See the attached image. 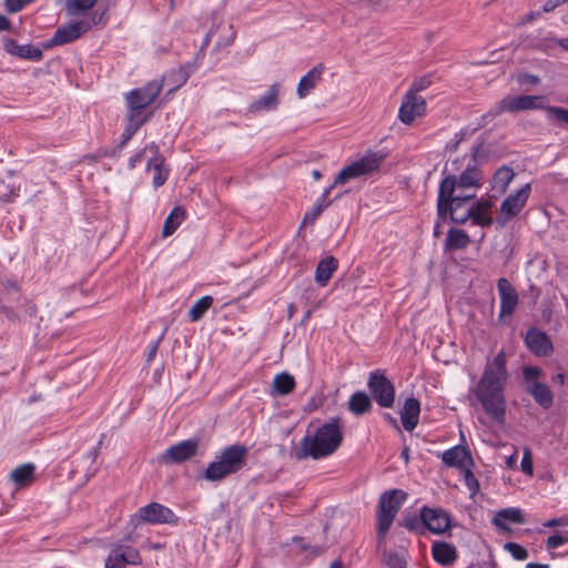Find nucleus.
Instances as JSON below:
<instances>
[{"mask_svg":"<svg viewBox=\"0 0 568 568\" xmlns=\"http://www.w3.org/2000/svg\"><path fill=\"white\" fill-rule=\"evenodd\" d=\"M324 67L322 63L312 68L298 82L296 93L298 98L307 97L322 79Z\"/></svg>","mask_w":568,"mask_h":568,"instance_id":"a878e982","label":"nucleus"},{"mask_svg":"<svg viewBox=\"0 0 568 568\" xmlns=\"http://www.w3.org/2000/svg\"><path fill=\"white\" fill-rule=\"evenodd\" d=\"M234 39H235V31L233 30V27L230 26L229 34L224 39L219 40L216 42V47L224 48V47L231 45L233 43Z\"/></svg>","mask_w":568,"mask_h":568,"instance_id":"13d9d810","label":"nucleus"},{"mask_svg":"<svg viewBox=\"0 0 568 568\" xmlns=\"http://www.w3.org/2000/svg\"><path fill=\"white\" fill-rule=\"evenodd\" d=\"M526 568H549L548 564L528 562Z\"/></svg>","mask_w":568,"mask_h":568,"instance_id":"774afa93","label":"nucleus"},{"mask_svg":"<svg viewBox=\"0 0 568 568\" xmlns=\"http://www.w3.org/2000/svg\"><path fill=\"white\" fill-rule=\"evenodd\" d=\"M432 554L434 560L443 566H450L457 558L456 548L445 541L434 542Z\"/></svg>","mask_w":568,"mask_h":568,"instance_id":"c85d7f7f","label":"nucleus"},{"mask_svg":"<svg viewBox=\"0 0 568 568\" xmlns=\"http://www.w3.org/2000/svg\"><path fill=\"white\" fill-rule=\"evenodd\" d=\"M481 171L476 166H467L466 170L457 179V190L467 192L471 187H480L483 185Z\"/></svg>","mask_w":568,"mask_h":568,"instance_id":"cd10ccee","label":"nucleus"},{"mask_svg":"<svg viewBox=\"0 0 568 568\" xmlns=\"http://www.w3.org/2000/svg\"><path fill=\"white\" fill-rule=\"evenodd\" d=\"M466 133L464 131H459L458 133L455 134V138L454 140L447 144V149H449L450 151H454L457 149L458 144L464 140Z\"/></svg>","mask_w":568,"mask_h":568,"instance_id":"bf43d9fd","label":"nucleus"},{"mask_svg":"<svg viewBox=\"0 0 568 568\" xmlns=\"http://www.w3.org/2000/svg\"><path fill=\"white\" fill-rule=\"evenodd\" d=\"M128 103V124L122 133L121 142L118 148L122 149L130 139L138 132L142 125V91L134 89L126 94Z\"/></svg>","mask_w":568,"mask_h":568,"instance_id":"1a4fd4ad","label":"nucleus"},{"mask_svg":"<svg viewBox=\"0 0 568 568\" xmlns=\"http://www.w3.org/2000/svg\"><path fill=\"white\" fill-rule=\"evenodd\" d=\"M406 498L407 494L400 489H392L381 496L377 513V534L379 539H382L390 528Z\"/></svg>","mask_w":568,"mask_h":568,"instance_id":"0eeeda50","label":"nucleus"},{"mask_svg":"<svg viewBox=\"0 0 568 568\" xmlns=\"http://www.w3.org/2000/svg\"><path fill=\"white\" fill-rule=\"evenodd\" d=\"M280 84H272L268 90L250 105L251 112L271 111L278 105Z\"/></svg>","mask_w":568,"mask_h":568,"instance_id":"b1692460","label":"nucleus"},{"mask_svg":"<svg viewBox=\"0 0 568 568\" xmlns=\"http://www.w3.org/2000/svg\"><path fill=\"white\" fill-rule=\"evenodd\" d=\"M185 216V210L182 206H175L164 221L162 230L163 236L172 235L184 221Z\"/></svg>","mask_w":568,"mask_h":568,"instance_id":"c9c22d12","label":"nucleus"},{"mask_svg":"<svg viewBox=\"0 0 568 568\" xmlns=\"http://www.w3.org/2000/svg\"><path fill=\"white\" fill-rule=\"evenodd\" d=\"M521 471L528 476H531L534 474V464H532V457L530 449L525 448L521 463H520Z\"/></svg>","mask_w":568,"mask_h":568,"instance_id":"49530a36","label":"nucleus"},{"mask_svg":"<svg viewBox=\"0 0 568 568\" xmlns=\"http://www.w3.org/2000/svg\"><path fill=\"white\" fill-rule=\"evenodd\" d=\"M189 71L184 70V68H182L181 70H179L178 72H172V74L170 77H176V84L174 87H171L169 90H168V93H166V97L165 98H162L160 99L159 101H156V98L159 97L161 90H162V87H163V82L168 79V78H163L162 80H153V81H150L145 87H144V122L148 120V116L152 114V112H149L146 113V110H148V106L152 103H155L156 102V105H155V109L156 108H160L170 98V95L179 88L181 87L183 83L186 82L187 78H189Z\"/></svg>","mask_w":568,"mask_h":568,"instance_id":"6e6552de","label":"nucleus"},{"mask_svg":"<svg viewBox=\"0 0 568 568\" xmlns=\"http://www.w3.org/2000/svg\"><path fill=\"white\" fill-rule=\"evenodd\" d=\"M294 377L291 374L283 372L274 376L272 382V394L285 396L290 394L294 389Z\"/></svg>","mask_w":568,"mask_h":568,"instance_id":"72a5a7b5","label":"nucleus"},{"mask_svg":"<svg viewBox=\"0 0 568 568\" xmlns=\"http://www.w3.org/2000/svg\"><path fill=\"white\" fill-rule=\"evenodd\" d=\"M524 377L527 382L534 383L537 382L538 377L541 374V371L536 366H527L523 371Z\"/></svg>","mask_w":568,"mask_h":568,"instance_id":"864d4df0","label":"nucleus"},{"mask_svg":"<svg viewBox=\"0 0 568 568\" xmlns=\"http://www.w3.org/2000/svg\"><path fill=\"white\" fill-rule=\"evenodd\" d=\"M505 550H507L514 559L516 560H525L528 558V551L521 545L508 541L504 545Z\"/></svg>","mask_w":568,"mask_h":568,"instance_id":"ea45409f","label":"nucleus"},{"mask_svg":"<svg viewBox=\"0 0 568 568\" xmlns=\"http://www.w3.org/2000/svg\"><path fill=\"white\" fill-rule=\"evenodd\" d=\"M514 178V170L507 165H503L494 174L491 181L493 190L497 191L500 194L506 192L508 185L510 184Z\"/></svg>","mask_w":568,"mask_h":568,"instance_id":"f704fd0d","label":"nucleus"},{"mask_svg":"<svg viewBox=\"0 0 568 568\" xmlns=\"http://www.w3.org/2000/svg\"><path fill=\"white\" fill-rule=\"evenodd\" d=\"M104 436H105L104 434H101L100 439H99V442H98L97 446H95V447H93V448H92V449L87 454V456L84 457V459L90 460L92 464L97 460L98 455H99L100 447H101V445H102V443H103V439H104Z\"/></svg>","mask_w":568,"mask_h":568,"instance_id":"6e6d98bb","label":"nucleus"},{"mask_svg":"<svg viewBox=\"0 0 568 568\" xmlns=\"http://www.w3.org/2000/svg\"><path fill=\"white\" fill-rule=\"evenodd\" d=\"M500 103L499 101L494 104L485 114H483L477 123V128H483L486 124H488L490 121H493L496 116L504 113L503 110L499 109Z\"/></svg>","mask_w":568,"mask_h":568,"instance_id":"a19ab883","label":"nucleus"},{"mask_svg":"<svg viewBox=\"0 0 568 568\" xmlns=\"http://www.w3.org/2000/svg\"><path fill=\"white\" fill-rule=\"evenodd\" d=\"M493 204L489 200H476L473 202V214L469 217L471 223L475 225H479L481 227H487L491 225L493 217L490 215V210Z\"/></svg>","mask_w":568,"mask_h":568,"instance_id":"393cba45","label":"nucleus"},{"mask_svg":"<svg viewBox=\"0 0 568 568\" xmlns=\"http://www.w3.org/2000/svg\"><path fill=\"white\" fill-rule=\"evenodd\" d=\"M517 462V453H514L513 455L506 457V466L508 468H514Z\"/></svg>","mask_w":568,"mask_h":568,"instance_id":"338daca9","label":"nucleus"},{"mask_svg":"<svg viewBox=\"0 0 568 568\" xmlns=\"http://www.w3.org/2000/svg\"><path fill=\"white\" fill-rule=\"evenodd\" d=\"M470 243L468 234L459 229H450L445 240L446 250H462Z\"/></svg>","mask_w":568,"mask_h":568,"instance_id":"e433bc0d","label":"nucleus"},{"mask_svg":"<svg viewBox=\"0 0 568 568\" xmlns=\"http://www.w3.org/2000/svg\"><path fill=\"white\" fill-rule=\"evenodd\" d=\"M11 27L10 21L7 17L0 14V31L9 30Z\"/></svg>","mask_w":568,"mask_h":568,"instance_id":"69168bd1","label":"nucleus"},{"mask_svg":"<svg viewBox=\"0 0 568 568\" xmlns=\"http://www.w3.org/2000/svg\"><path fill=\"white\" fill-rule=\"evenodd\" d=\"M500 103L499 101L494 104L485 114H483L477 123V128H483L486 124H488L490 121H493L496 116L504 113L503 110L499 109Z\"/></svg>","mask_w":568,"mask_h":568,"instance_id":"79ce46f5","label":"nucleus"},{"mask_svg":"<svg viewBox=\"0 0 568 568\" xmlns=\"http://www.w3.org/2000/svg\"><path fill=\"white\" fill-rule=\"evenodd\" d=\"M426 113V100L413 92H406L398 110V119L406 125Z\"/></svg>","mask_w":568,"mask_h":568,"instance_id":"ddd939ff","label":"nucleus"},{"mask_svg":"<svg viewBox=\"0 0 568 568\" xmlns=\"http://www.w3.org/2000/svg\"><path fill=\"white\" fill-rule=\"evenodd\" d=\"M442 460L448 467L466 469L473 463L469 450L462 446L456 445L442 454Z\"/></svg>","mask_w":568,"mask_h":568,"instance_id":"412c9836","label":"nucleus"},{"mask_svg":"<svg viewBox=\"0 0 568 568\" xmlns=\"http://www.w3.org/2000/svg\"><path fill=\"white\" fill-rule=\"evenodd\" d=\"M464 480L465 485L467 486L468 490L470 491V495L474 496L479 490V483L473 471L467 467L464 469Z\"/></svg>","mask_w":568,"mask_h":568,"instance_id":"c03bdc74","label":"nucleus"},{"mask_svg":"<svg viewBox=\"0 0 568 568\" xmlns=\"http://www.w3.org/2000/svg\"><path fill=\"white\" fill-rule=\"evenodd\" d=\"M539 12H535V11H531L529 12L528 14H526L521 20H520V24H525V23H530L532 22L537 17H539Z\"/></svg>","mask_w":568,"mask_h":568,"instance_id":"680f3d73","label":"nucleus"},{"mask_svg":"<svg viewBox=\"0 0 568 568\" xmlns=\"http://www.w3.org/2000/svg\"><path fill=\"white\" fill-rule=\"evenodd\" d=\"M517 82L519 84H531L536 85L540 82V79L538 75L530 74V73H520L517 77Z\"/></svg>","mask_w":568,"mask_h":568,"instance_id":"5fc2aeb1","label":"nucleus"},{"mask_svg":"<svg viewBox=\"0 0 568 568\" xmlns=\"http://www.w3.org/2000/svg\"><path fill=\"white\" fill-rule=\"evenodd\" d=\"M500 298L499 316H511L518 305V293L513 284L505 277L497 281Z\"/></svg>","mask_w":568,"mask_h":568,"instance_id":"f3484780","label":"nucleus"},{"mask_svg":"<svg viewBox=\"0 0 568 568\" xmlns=\"http://www.w3.org/2000/svg\"><path fill=\"white\" fill-rule=\"evenodd\" d=\"M561 2L562 0H547L542 6V11L550 12L555 10Z\"/></svg>","mask_w":568,"mask_h":568,"instance_id":"052dcab7","label":"nucleus"},{"mask_svg":"<svg viewBox=\"0 0 568 568\" xmlns=\"http://www.w3.org/2000/svg\"><path fill=\"white\" fill-rule=\"evenodd\" d=\"M367 387L381 407L389 408L394 405L395 388L385 375L379 374L378 372L371 373Z\"/></svg>","mask_w":568,"mask_h":568,"instance_id":"9b49d317","label":"nucleus"},{"mask_svg":"<svg viewBox=\"0 0 568 568\" xmlns=\"http://www.w3.org/2000/svg\"><path fill=\"white\" fill-rule=\"evenodd\" d=\"M343 424L341 418L333 417L317 428L313 436L302 439V449L306 456L321 459L332 455L343 440Z\"/></svg>","mask_w":568,"mask_h":568,"instance_id":"7ed1b4c3","label":"nucleus"},{"mask_svg":"<svg viewBox=\"0 0 568 568\" xmlns=\"http://www.w3.org/2000/svg\"><path fill=\"white\" fill-rule=\"evenodd\" d=\"M544 100L541 95H506L499 101V109L508 113L538 110L545 108Z\"/></svg>","mask_w":568,"mask_h":568,"instance_id":"4468645a","label":"nucleus"},{"mask_svg":"<svg viewBox=\"0 0 568 568\" xmlns=\"http://www.w3.org/2000/svg\"><path fill=\"white\" fill-rule=\"evenodd\" d=\"M140 562V552L129 545L114 546L106 560L104 568H124L126 565H136Z\"/></svg>","mask_w":568,"mask_h":568,"instance_id":"dca6fc26","label":"nucleus"},{"mask_svg":"<svg viewBox=\"0 0 568 568\" xmlns=\"http://www.w3.org/2000/svg\"><path fill=\"white\" fill-rule=\"evenodd\" d=\"M420 517L425 528L434 534H442L449 527V517L440 508L424 506L420 509Z\"/></svg>","mask_w":568,"mask_h":568,"instance_id":"a211bd4d","label":"nucleus"},{"mask_svg":"<svg viewBox=\"0 0 568 568\" xmlns=\"http://www.w3.org/2000/svg\"><path fill=\"white\" fill-rule=\"evenodd\" d=\"M420 414V403L415 397H408L400 410V420L403 427L407 432H412L416 428Z\"/></svg>","mask_w":568,"mask_h":568,"instance_id":"5701e85b","label":"nucleus"},{"mask_svg":"<svg viewBox=\"0 0 568 568\" xmlns=\"http://www.w3.org/2000/svg\"><path fill=\"white\" fill-rule=\"evenodd\" d=\"M557 526H568V516H561L558 518H552L544 523V527L552 528Z\"/></svg>","mask_w":568,"mask_h":568,"instance_id":"4d7b16f0","label":"nucleus"},{"mask_svg":"<svg viewBox=\"0 0 568 568\" xmlns=\"http://www.w3.org/2000/svg\"><path fill=\"white\" fill-rule=\"evenodd\" d=\"M144 159H146L145 173L151 175L152 186L156 190L169 179L170 166L155 144L144 148Z\"/></svg>","mask_w":568,"mask_h":568,"instance_id":"9d476101","label":"nucleus"},{"mask_svg":"<svg viewBox=\"0 0 568 568\" xmlns=\"http://www.w3.org/2000/svg\"><path fill=\"white\" fill-rule=\"evenodd\" d=\"M568 541V538L565 537L561 534H554L549 536L546 540V548L547 549H556L562 545H565Z\"/></svg>","mask_w":568,"mask_h":568,"instance_id":"09e8293b","label":"nucleus"},{"mask_svg":"<svg viewBox=\"0 0 568 568\" xmlns=\"http://www.w3.org/2000/svg\"><path fill=\"white\" fill-rule=\"evenodd\" d=\"M372 406V399L365 392H356L348 399V409L355 416L368 413Z\"/></svg>","mask_w":568,"mask_h":568,"instance_id":"473e14b6","label":"nucleus"},{"mask_svg":"<svg viewBox=\"0 0 568 568\" xmlns=\"http://www.w3.org/2000/svg\"><path fill=\"white\" fill-rule=\"evenodd\" d=\"M402 525L410 531H419L424 528L422 517H417L415 515L405 516L403 518Z\"/></svg>","mask_w":568,"mask_h":568,"instance_id":"a18cd8bd","label":"nucleus"},{"mask_svg":"<svg viewBox=\"0 0 568 568\" xmlns=\"http://www.w3.org/2000/svg\"><path fill=\"white\" fill-rule=\"evenodd\" d=\"M507 378L506 356L504 352H499L491 362L486 364L484 373L474 388V394L484 412L499 424L505 422L504 387Z\"/></svg>","mask_w":568,"mask_h":568,"instance_id":"f257e3e1","label":"nucleus"},{"mask_svg":"<svg viewBox=\"0 0 568 568\" xmlns=\"http://www.w3.org/2000/svg\"><path fill=\"white\" fill-rule=\"evenodd\" d=\"M527 347L537 356H548L552 353V343L545 332L529 328L525 336Z\"/></svg>","mask_w":568,"mask_h":568,"instance_id":"aec40b11","label":"nucleus"},{"mask_svg":"<svg viewBox=\"0 0 568 568\" xmlns=\"http://www.w3.org/2000/svg\"><path fill=\"white\" fill-rule=\"evenodd\" d=\"M329 204L331 202H322L317 199L312 211L305 214L304 222H314Z\"/></svg>","mask_w":568,"mask_h":568,"instance_id":"37998d69","label":"nucleus"},{"mask_svg":"<svg viewBox=\"0 0 568 568\" xmlns=\"http://www.w3.org/2000/svg\"><path fill=\"white\" fill-rule=\"evenodd\" d=\"M199 439L190 438L170 446L163 454L162 460L168 464H180L196 455Z\"/></svg>","mask_w":568,"mask_h":568,"instance_id":"2eb2a0df","label":"nucleus"},{"mask_svg":"<svg viewBox=\"0 0 568 568\" xmlns=\"http://www.w3.org/2000/svg\"><path fill=\"white\" fill-rule=\"evenodd\" d=\"M213 297L205 295L197 300L189 311V318L191 322L200 321L206 311L212 306Z\"/></svg>","mask_w":568,"mask_h":568,"instance_id":"58836bf2","label":"nucleus"},{"mask_svg":"<svg viewBox=\"0 0 568 568\" xmlns=\"http://www.w3.org/2000/svg\"><path fill=\"white\" fill-rule=\"evenodd\" d=\"M338 267V261L334 256H327L321 260L315 271V282L320 286H326L333 273Z\"/></svg>","mask_w":568,"mask_h":568,"instance_id":"c756f323","label":"nucleus"},{"mask_svg":"<svg viewBox=\"0 0 568 568\" xmlns=\"http://www.w3.org/2000/svg\"><path fill=\"white\" fill-rule=\"evenodd\" d=\"M474 193H457V178L447 175L439 184L437 196V214L449 219L456 224L466 223L473 214Z\"/></svg>","mask_w":568,"mask_h":568,"instance_id":"f03ea898","label":"nucleus"},{"mask_svg":"<svg viewBox=\"0 0 568 568\" xmlns=\"http://www.w3.org/2000/svg\"><path fill=\"white\" fill-rule=\"evenodd\" d=\"M141 511H142V508L134 516H132V519L130 521V524L133 526L134 530L142 523V514H141Z\"/></svg>","mask_w":568,"mask_h":568,"instance_id":"e2e57ef3","label":"nucleus"},{"mask_svg":"<svg viewBox=\"0 0 568 568\" xmlns=\"http://www.w3.org/2000/svg\"><path fill=\"white\" fill-rule=\"evenodd\" d=\"M2 45L7 53L26 60L39 61L42 59V50L31 44H19L16 40L4 37Z\"/></svg>","mask_w":568,"mask_h":568,"instance_id":"6ab92c4d","label":"nucleus"},{"mask_svg":"<svg viewBox=\"0 0 568 568\" xmlns=\"http://www.w3.org/2000/svg\"><path fill=\"white\" fill-rule=\"evenodd\" d=\"M546 112L558 121L568 123V110L558 106H545Z\"/></svg>","mask_w":568,"mask_h":568,"instance_id":"de8ad7c7","label":"nucleus"},{"mask_svg":"<svg viewBox=\"0 0 568 568\" xmlns=\"http://www.w3.org/2000/svg\"><path fill=\"white\" fill-rule=\"evenodd\" d=\"M507 523H514V524H524L525 519L523 516V513L519 508H505L496 513V515L493 518V524L496 527L506 529Z\"/></svg>","mask_w":568,"mask_h":568,"instance_id":"2f4dec72","label":"nucleus"},{"mask_svg":"<svg viewBox=\"0 0 568 568\" xmlns=\"http://www.w3.org/2000/svg\"><path fill=\"white\" fill-rule=\"evenodd\" d=\"M159 343H160V338L155 339V341L150 345V348H149V359H152V358L155 356L156 351H158Z\"/></svg>","mask_w":568,"mask_h":568,"instance_id":"0e129e2a","label":"nucleus"},{"mask_svg":"<svg viewBox=\"0 0 568 568\" xmlns=\"http://www.w3.org/2000/svg\"><path fill=\"white\" fill-rule=\"evenodd\" d=\"M248 448L242 444L230 445L215 456L203 477L209 481H220L225 477L240 471L246 464Z\"/></svg>","mask_w":568,"mask_h":568,"instance_id":"20e7f679","label":"nucleus"},{"mask_svg":"<svg viewBox=\"0 0 568 568\" xmlns=\"http://www.w3.org/2000/svg\"><path fill=\"white\" fill-rule=\"evenodd\" d=\"M144 521L151 524H175L178 517L170 508L158 503H151L144 506Z\"/></svg>","mask_w":568,"mask_h":568,"instance_id":"4be33fe9","label":"nucleus"},{"mask_svg":"<svg viewBox=\"0 0 568 568\" xmlns=\"http://www.w3.org/2000/svg\"><path fill=\"white\" fill-rule=\"evenodd\" d=\"M9 477L17 486H28L34 478V466L31 464L21 465L14 468Z\"/></svg>","mask_w":568,"mask_h":568,"instance_id":"4c0bfd02","label":"nucleus"},{"mask_svg":"<svg viewBox=\"0 0 568 568\" xmlns=\"http://www.w3.org/2000/svg\"><path fill=\"white\" fill-rule=\"evenodd\" d=\"M33 0H6V8L9 12H19L26 4Z\"/></svg>","mask_w":568,"mask_h":568,"instance_id":"603ef678","label":"nucleus"},{"mask_svg":"<svg viewBox=\"0 0 568 568\" xmlns=\"http://www.w3.org/2000/svg\"><path fill=\"white\" fill-rule=\"evenodd\" d=\"M432 81L428 77H423L413 82L407 92H413V94H417L418 92L427 89L430 85Z\"/></svg>","mask_w":568,"mask_h":568,"instance_id":"8fccbe9b","label":"nucleus"},{"mask_svg":"<svg viewBox=\"0 0 568 568\" xmlns=\"http://www.w3.org/2000/svg\"><path fill=\"white\" fill-rule=\"evenodd\" d=\"M384 160L385 154L382 152H366L362 158L343 168L336 175L334 183L324 190L318 200H321L322 202H328L327 197L331 194L334 186H336L337 184L347 183L351 180L362 178L377 171Z\"/></svg>","mask_w":568,"mask_h":568,"instance_id":"39448f33","label":"nucleus"},{"mask_svg":"<svg viewBox=\"0 0 568 568\" xmlns=\"http://www.w3.org/2000/svg\"><path fill=\"white\" fill-rule=\"evenodd\" d=\"M98 0H67V14L71 18L79 19L88 16H93L97 12H101L100 10H93Z\"/></svg>","mask_w":568,"mask_h":568,"instance_id":"bb28decb","label":"nucleus"},{"mask_svg":"<svg viewBox=\"0 0 568 568\" xmlns=\"http://www.w3.org/2000/svg\"><path fill=\"white\" fill-rule=\"evenodd\" d=\"M527 392L542 408L547 409L552 406L554 396L550 388L546 384L540 382H534L528 386Z\"/></svg>","mask_w":568,"mask_h":568,"instance_id":"7c9ffc66","label":"nucleus"},{"mask_svg":"<svg viewBox=\"0 0 568 568\" xmlns=\"http://www.w3.org/2000/svg\"><path fill=\"white\" fill-rule=\"evenodd\" d=\"M103 22L104 12H97L93 16L80 19L72 18L69 23L63 24L55 30L53 37L43 44V48L50 49L71 43L88 33L94 26Z\"/></svg>","mask_w":568,"mask_h":568,"instance_id":"423d86ee","label":"nucleus"},{"mask_svg":"<svg viewBox=\"0 0 568 568\" xmlns=\"http://www.w3.org/2000/svg\"><path fill=\"white\" fill-rule=\"evenodd\" d=\"M530 183L523 185L517 192L509 194L500 205V213L497 222L505 225L513 217L517 216L527 203L530 194Z\"/></svg>","mask_w":568,"mask_h":568,"instance_id":"f8f14e48","label":"nucleus"},{"mask_svg":"<svg viewBox=\"0 0 568 568\" xmlns=\"http://www.w3.org/2000/svg\"><path fill=\"white\" fill-rule=\"evenodd\" d=\"M215 31V24H213L209 32L205 34L203 41H202V44L196 53V60H202L205 55V50L206 48L209 47L210 42H211V39H212V36Z\"/></svg>","mask_w":568,"mask_h":568,"instance_id":"3c124183","label":"nucleus"}]
</instances>
